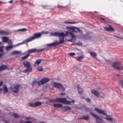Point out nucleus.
Returning <instances> with one entry per match:
<instances>
[{
	"instance_id": "obj_39",
	"label": "nucleus",
	"mask_w": 123,
	"mask_h": 123,
	"mask_svg": "<svg viewBox=\"0 0 123 123\" xmlns=\"http://www.w3.org/2000/svg\"><path fill=\"white\" fill-rule=\"evenodd\" d=\"M13 115L15 118H18V116L17 113H14L13 114Z\"/></svg>"
},
{
	"instance_id": "obj_4",
	"label": "nucleus",
	"mask_w": 123,
	"mask_h": 123,
	"mask_svg": "<svg viewBox=\"0 0 123 123\" xmlns=\"http://www.w3.org/2000/svg\"><path fill=\"white\" fill-rule=\"evenodd\" d=\"M42 34L39 33H38L35 34H34L33 36L30 37L28 39L27 42H29L35 39L36 38H38L41 37Z\"/></svg>"
},
{
	"instance_id": "obj_21",
	"label": "nucleus",
	"mask_w": 123,
	"mask_h": 123,
	"mask_svg": "<svg viewBox=\"0 0 123 123\" xmlns=\"http://www.w3.org/2000/svg\"><path fill=\"white\" fill-rule=\"evenodd\" d=\"M63 108L64 109L63 112H64L68 110H70L71 109V108L70 107L67 106H63Z\"/></svg>"
},
{
	"instance_id": "obj_63",
	"label": "nucleus",
	"mask_w": 123,
	"mask_h": 123,
	"mask_svg": "<svg viewBox=\"0 0 123 123\" xmlns=\"http://www.w3.org/2000/svg\"><path fill=\"white\" fill-rule=\"evenodd\" d=\"M1 43H2V42H0V45Z\"/></svg>"
},
{
	"instance_id": "obj_31",
	"label": "nucleus",
	"mask_w": 123,
	"mask_h": 123,
	"mask_svg": "<svg viewBox=\"0 0 123 123\" xmlns=\"http://www.w3.org/2000/svg\"><path fill=\"white\" fill-rule=\"evenodd\" d=\"M29 54H28L25 55L24 56L22 57L21 58L22 60H24L27 59L28 58V57L29 56Z\"/></svg>"
},
{
	"instance_id": "obj_12",
	"label": "nucleus",
	"mask_w": 123,
	"mask_h": 123,
	"mask_svg": "<svg viewBox=\"0 0 123 123\" xmlns=\"http://www.w3.org/2000/svg\"><path fill=\"white\" fill-rule=\"evenodd\" d=\"M77 87L79 94L80 95H82L83 93L82 89L81 88L80 86L79 85H77Z\"/></svg>"
},
{
	"instance_id": "obj_30",
	"label": "nucleus",
	"mask_w": 123,
	"mask_h": 123,
	"mask_svg": "<svg viewBox=\"0 0 123 123\" xmlns=\"http://www.w3.org/2000/svg\"><path fill=\"white\" fill-rule=\"evenodd\" d=\"M28 105L29 106L32 107H35V103H29Z\"/></svg>"
},
{
	"instance_id": "obj_33",
	"label": "nucleus",
	"mask_w": 123,
	"mask_h": 123,
	"mask_svg": "<svg viewBox=\"0 0 123 123\" xmlns=\"http://www.w3.org/2000/svg\"><path fill=\"white\" fill-rule=\"evenodd\" d=\"M20 52L16 51H14L12 52L11 54L12 55H16L20 53Z\"/></svg>"
},
{
	"instance_id": "obj_59",
	"label": "nucleus",
	"mask_w": 123,
	"mask_h": 123,
	"mask_svg": "<svg viewBox=\"0 0 123 123\" xmlns=\"http://www.w3.org/2000/svg\"><path fill=\"white\" fill-rule=\"evenodd\" d=\"M119 38L120 39H123V37H119Z\"/></svg>"
},
{
	"instance_id": "obj_20",
	"label": "nucleus",
	"mask_w": 123,
	"mask_h": 123,
	"mask_svg": "<svg viewBox=\"0 0 123 123\" xmlns=\"http://www.w3.org/2000/svg\"><path fill=\"white\" fill-rule=\"evenodd\" d=\"M90 113L91 115L92 116L94 117L95 118L96 120H98V119H99V118H100V117H99L98 115H97L95 114L94 113H93L92 112L90 111Z\"/></svg>"
},
{
	"instance_id": "obj_37",
	"label": "nucleus",
	"mask_w": 123,
	"mask_h": 123,
	"mask_svg": "<svg viewBox=\"0 0 123 123\" xmlns=\"http://www.w3.org/2000/svg\"><path fill=\"white\" fill-rule=\"evenodd\" d=\"M101 121H103V120L100 118H99V119H98V120H96V123H101Z\"/></svg>"
},
{
	"instance_id": "obj_43",
	"label": "nucleus",
	"mask_w": 123,
	"mask_h": 123,
	"mask_svg": "<svg viewBox=\"0 0 123 123\" xmlns=\"http://www.w3.org/2000/svg\"><path fill=\"white\" fill-rule=\"evenodd\" d=\"M27 30V29H20L18 30V31H25Z\"/></svg>"
},
{
	"instance_id": "obj_19",
	"label": "nucleus",
	"mask_w": 123,
	"mask_h": 123,
	"mask_svg": "<svg viewBox=\"0 0 123 123\" xmlns=\"http://www.w3.org/2000/svg\"><path fill=\"white\" fill-rule=\"evenodd\" d=\"M4 47V46L0 47V57H1L4 54L3 48Z\"/></svg>"
},
{
	"instance_id": "obj_47",
	"label": "nucleus",
	"mask_w": 123,
	"mask_h": 123,
	"mask_svg": "<svg viewBox=\"0 0 123 123\" xmlns=\"http://www.w3.org/2000/svg\"><path fill=\"white\" fill-rule=\"evenodd\" d=\"M57 7L59 8H63V7L59 5H58L57 6ZM64 7H63L64 8Z\"/></svg>"
},
{
	"instance_id": "obj_10",
	"label": "nucleus",
	"mask_w": 123,
	"mask_h": 123,
	"mask_svg": "<svg viewBox=\"0 0 123 123\" xmlns=\"http://www.w3.org/2000/svg\"><path fill=\"white\" fill-rule=\"evenodd\" d=\"M104 28L105 30L107 31L110 32L115 31V30L110 25H109V27H103Z\"/></svg>"
},
{
	"instance_id": "obj_34",
	"label": "nucleus",
	"mask_w": 123,
	"mask_h": 123,
	"mask_svg": "<svg viewBox=\"0 0 123 123\" xmlns=\"http://www.w3.org/2000/svg\"><path fill=\"white\" fill-rule=\"evenodd\" d=\"M119 84L120 86H122V88L123 89V79L119 81Z\"/></svg>"
},
{
	"instance_id": "obj_25",
	"label": "nucleus",
	"mask_w": 123,
	"mask_h": 123,
	"mask_svg": "<svg viewBox=\"0 0 123 123\" xmlns=\"http://www.w3.org/2000/svg\"><path fill=\"white\" fill-rule=\"evenodd\" d=\"M2 41L3 42H7L9 40L8 38L6 37H2Z\"/></svg>"
},
{
	"instance_id": "obj_26",
	"label": "nucleus",
	"mask_w": 123,
	"mask_h": 123,
	"mask_svg": "<svg viewBox=\"0 0 123 123\" xmlns=\"http://www.w3.org/2000/svg\"><path fill=\"white\" fill-rule=\"evenodd\" d=\"M53 106L55 107L60 108L62 106V105L61 104L55 103L54 104Z\"/></svg>"
},
{
	"instance_id": "obj_11",
	"label": "nucleus",
	"mask_w": 123,
	"mask_h": 123,
	"mask_svg": "<svg viewBox=\"0 0 123 123\" xmlns=\"http://www.w3.org/2000/svg\"><path fill=\"white\" fill-rule=\"evenodd\" d=\"M76 59L77 61L79 62H82L84 58V56L83 55H80L77 57H74Z\"/></svg>"
},
{
	"instance_id": "obj_36",
	"label": "nucleus",
	"mask_w": 123,
	"mask_h": 123,
	"mask_svg": "<svg viewBox=\"0 0 123 123\" xmlns=\"http://www.w3.org/2000/svg\"><path fill=\"white\" fill-rule=\"evenodd\" d=\"M13 48V46L12 45L8 46L6 47V50H8L12 48Z\"/></svg>"
},
{
	"instance_id": "obj_22",
	"label": "nucleus",
	"mask_w": 123,
	"mask_h": 123,
	"mask_svg": "<svg viewBox=\"0 0 123 123\" xmlns=\"http://www.w3.org/2000/svg\"><path fill=\"white\" fill-rule=\"evenodd\" d=\"M28 68L24 70L23 72L25 73H30L31 72L32 68L31 67H29V68Z\"/></svg>"
},
{
	"instance_id": "obj_57",
	"label": "nucleus",
	"mask_w": 123,
	"mask_h": 123,
	"mask_svg": "<svg viewBox=\"0 0 123 123\" xmlns=\"http://www.w3.org/2000/svg\"><path fill=\"white\" fill-rule=\"evenodd\" d=\"M30 119V118L29 117H27L25 118V119L27 120Z\"/></svg>"
},
{
	"instance_id": "obj_48",
	"label": "nucleus",
	"mask_w": 123,
	"mask_h": 123,
	"mask_svg": "<svg viewBox=\"0 0 123 123\" xmlns=\"http://www.w3.org/2000/svg\"><path fill=\"white\" fill-rule=\"evenodd\" d=\"M3 84V82L2 81L0 82V87Z\"/></svg>"
},
{
	"instance_id": "obj_55",
	"label": "nucleus",
	"mask_w": 123,
	"mask_h": 123,
	"mask_svg": "<svg viewBox=\"0 0 123 123\" xmlns=\"http://www.w3.org/2000/svg\"><path fill=\"white\" fill-rule=\"evenodd\" d=\"M65 93H60V95H63L65 94Z\"/></svg>"
},
{
	"instance_id": "obj_54",
	"label": "nucleus",
	"mask_w": 123,
	"mask_h": 123,
	"mask_svg": "<svg viewBox=\"0 0 123 123\" xmlns=\"http://www.w3.org/2000/svg\"><path fill=\"white\" fill-rule=\"evenodd\" d=\"M2 88H0V93L2 91Z\"/></svg>"
},
{
	"instance_id": "obj_9",
	"label": "nucleus",
	"mask_w": 123,
	"mask_h": 123,
	"mask_svg": "<svg viewBox=\"0 0 123 123\" xmlns=\"http://www.w3.org/2000/svg\"><path fill=\"white\" fill-rule=\"evenodd\" d=\"M49 80V79L47 77L43 78L40 81V84L41 85L46 83Z\"/></svg>"
},
{
	"instance_id": "obj_2",
	"label": "nucleus",
	"mask_w": 123,
	"mask_h": 123,
	"mask_svg": "<svg viewBox=\"0 0 123 123\" xmlns=\"http://www.w3.org/2000/svg\"><path fill=\"white\" fill-rule=\"evenodd\" d=\"M95 110L99 114H102L108 117L104 118L106 120L108 121H112L113 120V118L112 117H110V116H111V115H107L106 111L102 110H100L97 108H95Z\"/></svg>"
},
{
	"instance_id": "obj_56",
	"label": "nucleus",
	"mask_w": 123,
	"mask_h": 123,
	"mask_svg": "<svg viewBox=\"0 0 123 123\" xmlns=\"http://www.w3.org/2000/svg\"><path fill=\"white\" fill-rule=\"evenodd\" d=\"M71 102H72L73 103H74L75 102V101L74 100H72V101Z\"/></svg>"
},
{
	"instance_id": "obj_49",
	"label": "nucleus",
	"mask_w": 123,
	"mask_h": 123,
	"mask_svg": "<svg viewBox=\"0 0 123 123\" xmlns=\"http://www.w3.org/2000/svg\"><path fill=\"white\" fill-rule=\"evenodd\" d=\"M100 18V19H101V20H103L104 21H105V18Z\"/></svg>"
},
{
	"instance_id": "obj_41",
	"label": "nucleus",
	"mask_w": 123,
	"mask_h": 123,
	"mask_svg": "<svg viewBox=\"0 0 123 123\" xmlns=\"http://www.w3.org/2000/svg\"><path fill=\"white\" fill-rule=\"evenodd\" d=\"M74 28V27H69V26H67L66 27V29H69L70 30H73Z\"/></svg>"
},
{
	"instance_id": "obj_14",
	"label": "nucleus",
	"mask_w": 123,
	"mask_h": 123,
	"mask_svg": "<svg viewBox=\"0 0 123 123\" xmlns=\"http://www.w3.org/2000/svg\"><path fill=\"white\" fill-rule=\"evenodd\" d=\"M8 68L7 66L5 65L2 64L0 66V72Z\"/></svg>"
},
{
	"instance_id": "obj_13",
	"label": "nucleus",
	"mask_w": 123,
	"mask_h": 123,
	"mask_svg": "<svg viewBox=\"0 0 123 123\" xmlns=\"http://www.w3.org/2000/svg\"><path fill=\"white\" fill-rule=\"evenodd\" d=\"M23 64L25 67L29 68L31 67L30 62L28 61H25L23 62Z\"/></svg>"
},
{
	"instance_id": "obj_45",
	"label": "nucleus",
	"mask_w": 123,
	"mask_h": 123,
	"mask_svg": "<svg viewBox=\"0 0 123 123\" xmlns=\"http://www.w3.org/2000/svg\"><path fill=\"white\" fill-rule=\"evenodd\" d=\"M8 43L9 44H12V42L11 40H9Z\"/></svg>"
},
{
	"instance_id": "obj_61",
	"label": "nucleus",
	"mask_w": 123,
	"mask_h": 123,
	"mask_svg": "<svg viewBox=\"0 0 123 123\" xmlns=\"http://www.w3.org/2000/svg\"><path fill=\"white\" fill-rule=\"evenodd\" d=\"M20 1L21 2H23V0H20Z\"/></svg>"
},
{
	"instance_id": "obj_46",
	"label": "nucleus",
	"mask_w": 123,
	"mask_h": 123,
	"mask_svg": "<svg viewBox=\"0 0 123 123\" xmlns=\"http://www.w3.org/2000/svg\"><path fill=\"white\" fill-rule=\"evenodd\" d=\"M86 101L88 102H90L91 101V99L89 98H87L86 99Z\"/></svg>"
},
{
	"instance_id": "obj_58",
	"label": "nucleus",
	"mask_w": 123,
	"mask_h": 123,
	"mask_svg": "<svg viewBox=\"0 0 123 123\" xmlns=\"http://www.w3.org/2000/svg\"><path fill=\"white\" fill-rule=\"evenodd\" d=\"M20 123H24V122L23 121H22V120H21L20 122Z\"/></svg>"
},
{
	"instance_id": "obj_16",
	"label": "nucleus",
	"mask_w": 123,
	"mask_h": 123,
	"mask_svg": "<svg viewBox=\"0 0 123 123\" xmlns=\"http://www.w3.org/2000/svg\"><path fill=\"white\" fill-rule=\"evenodd\" d=\"M40 50H37L36 49H29L28 51V52L29 53H32L39 52Z\"/></svg>"
},
{
	"instance_id": "obj_51",
	"label": "nucleus",
	"mask_w": 123,
	"mask_h": 123,
	"mask_svg": "<svg viewBox=\"0 0 123 123\" xmlns=\"http://www.w3.org/2000/svg\"><path fill=\"white\" fill-rule=\"evenodd\" d=\"M25 123H31V122H30L29 121H27L25 122Z\"/></svg>"
},
{
	"instance_id": "obj_18",
	"label": "nucleus",
	"mask_w": 123,
	"mask_h": 123,
	"mask_svg": "<svg viewBox=\"0 0 123 123\" xmlns=\"http://www.w3.org/2000/svg\"><path fill=\"white\" fill-rule=\"evenodd\" d=\"M40 81H32L31 85L32 86H36V85L38 84L39 86L41 85L40 84Z\"/></svg>"
},
{
	"instance_id": "obj_40",
	"label": "nucleus",
	"mask_w": 123,
	"mask_h": 123,
	"mask_svg": "<svg viewBox=\"0 0 123 123\" xmlns=\"http://www.w3.org/2000/svg\"><path fill=\"white\" fill-rule=\"evenodd\" d=\"M85 110L86 111L88 112H90L91 111L90 109L87 107H86L85 108Z\"/></svg>"
},
{
	"instance_id": "obj_53",
	"label": "nucleus",
	"mask_w": 123,
	"mask_h": 123,
	"mask_svg": "<svg viewBox=\"0 0 123 123\" xmlns=\"http://www.w3.org/2000/svg\"><path fill=\"white\" fill-rule=\"evenodd\" d=\"M113 36L115 37H116L117 38H119V37L118 36H116V35H113Z\"/></svg>"
},
{
	"instance_id": "obj_23",
	"label": "nucleus",
	"mask_w": 123,
	"mask_h": 123,
	"mask_svg": "<svg viewBox=\"0 0 123 123\" xmlns=\"http://www.w3.org/2000/svg\"><path fill=\"white\" fill-rule=\"evenodd\" d=\"M8 34V33L6 32L0 30V35H7Z\"/></svg>"
},
{
	"instance_id": "obj_8",
	"label": "nucleus",
	"mask_w": 123,
	"mask_h": 123,
	"mask_svg": "<svg viewBox=\"0 0 123 123\" xmlns=\"http://www.w3.org/2000/svg\"><path fill=\"white\" fill-rule=\"evenodd\" d=\"M43 61V60L41 59H37L33 64L34 66L35 67H37Z\"/></svg>"
},
{
	"instance_id": "obj_15",
	"label": "nucleus",
	"mask_w": 123,
	"mask_h": 123,
	"mask_svg": "<svg viewBox=\"0 0 123 123\" xmlns=\"http://www.w3.org/2000/svg\"><path fill=\"white\" fill-rule=\"evenodd\" d=\"M91 92L92 93L96 96L98 97H99L100 94L97 91L93 89L92 90Z\"/></svg>"
},
{
	"instance_id": "obj_3",
	"label": "nucleus",
	"mask_w": 123,
	"mask_h": 123,
	"mask_svg": "<svg viewBox=\"0 0 123 123\" xmlns=\"http://www.w3.org/2000/svg\"><path fill=\"white\" fill-rule=\"evenodd\" d=\"M122 65L121 62H120L117 61L114 62L111 65V66L114 69L118 70H123V66H120L118 65Z\"/></svg>"
},
{
	"instance_id": "obj_32",
	"label": "nucleus",
	"mask_w": 123,
	"mask_h": 123,
	"mask_svg": "<svg viewBox=\"0 0 123 123\" xmlns=\"http://www.w3.org/2000/svg\"><path fill=\"white\" fill-rule=\"evenodd\" d=\"M73 30L74 31L78 32H79L80 31V30L79 28H75L74 27Z\"/></svg>"
},
{
	"instance_id": "obj_62",
	"label": "nucleus",
	"mask_w": 123,
	"mask_h": 123,
	"mask_svg": "<svg viewBox=\"0 0 123 123\" xmlns=\"http://www.w3.org/2000/svg\"><path fill=\"white\" fill-rule=\"evenodd\" d=\"M20 45V44H19V43H18V44H17V45L18 46V45Z\"/></svg>"
},
{
	"instance_id": "obj_24",
	"label": "nucleus",
	"mask_w": 123,
	"mask_h": 123,
	"mask_svg": "<svg viewBox=\"0 0 123 123\" xmlns=\"http://www.w3.org/2000/svg\"><path fill=\"white\" fill-rule=\"evenodd\" d=\"M4 88L3 93H4L6 94L8 92V90L6 86V85H4L3 86Z\"/></svg>"
},
{
	"instance_id": "obj_27",
	"label": "nucleus",
	"mask_w": 123,
	"mask_h": 123,
	"mask_svg": "<svg viewBox=\"0 0 123 123\" xmlns=\"http://www.w3.org/2000/svg\"><path fill=\"white\" fill-rule=\"evenodd\" d=\"M57 99L58 98H56L54 99H50L49 100V101L50 103L58 102Z\"/></svg>"
},
{
	"instance_id": "obj_29",
	"label": "nucleus",
	"mask_w": 123,
	"mask_h": 123,
	"mask_svg": "<svg viewBox=\"0 0 123 123\" xmlns=\"http://www.w3.org/2000/svg\"><path fill=\"white\" fill-rule=\"evenodd\" d=\"M89 53L90 55L93 57H94L97 56L96 53L94 52H89Z\"/></svg>"
},
{
	"instance_id": "obj_35",
	"label": "nucleus",
	"mask_w": 123,
	"mask_h": 123,
	"mask_svg": "<svg viewBox=\"0 0 123 123\" xmlns=\"http://www.w3.org/2000/svg\"><path fill=\"white\" fill-rule=\"evenodd\" d=\"M39 71H42L43 70L42 66H39L37 68Z\"/></svg>"
},
{
	"instance_id": "obj_28",
	"label": "nucleus",
	"mask_w": 123,
	"mask_h": 123,
	"mask_svg": "<svg viewBox=\"0 0 123 123\" xmlns=\"http://www.w3.org/2000/svg\"><path fill=\"white\" fill-rule=\"evenodd\" d=\"M35 107L39 106L43 104V103L40 102L38 101L35 103Z\"/></svg>"
},
{
	"instance_id": "obj_42",
	"label": "nucleus",
	"mask_w": 123,
	"mask_h": 123,
	"mask_svg": "<svg viewBox=\"0 0 123 123\" xmlns=\"http://www.w3.org/2000/svg\"><path fill=\"white\" fill-rule=\"evenodd\" d=\"M27 40H28V39H27L26 40H25L22 43H19V44H20V45H21V44H24V43H25V42H26V43L28 42H27Z\"/></svg>"
},
{
	"instance_id": "obj_6",
	"label": "nucleus",
	"mask_w": 123,
	"mask_h": 123,
	"mask_svg": "<svg viewBox=\"0 0 123 123\" xmlns=\"http://www.w3.org/2000/svg\"><path fill=\"white\" fill-rule=\"evenodd\" d=\"M53 85L54 87L57 88L59 90L64 91L65 89L62 85L60 83H58L56 82H54L53 84Z\"/></svg>"
},
{
	"instance_id": "obj_60",
	"label": "nucleus",
	"mask_w": 123,
	"mask_h": 123,
	"mask_svg": "<svg viewBox=\"0 0 123 123\" xmlns=\"http://www.w3.org/2000/svg\"><path fill=\"white\" fill-rule=\"evenodd\" d=\"M81 99H83V98L84 99L85 98H84V97H81Z\"/></svg>"
},
{
	"instance_id": "obj_52",
	"label": "nucleus",
	"mask_w": 123,
	"mask_h": 123,
	"mask_svg": "<svg viewBox=\"0 0 123 123\" xmlns=\"http://www.w3.org/2000/svg\"><path fill=\"white\" fill-rule=\"evenodd\" d=\"M13 0H12L9 2L10 3H12Z\"/></svg>"
},
{
	"instance_id": "obj_44",
	"label": "nucleus",
	"mask_w": 123,
	"mask_h": 123,
	"mask_svg": "<svg viewBox=\"0 0 123 123\" xmlns=\"http://www.w3.org/2000/svg\"><path fill=\"white\" fill-rule=\"evenodd\" d=\"M75 53H69L68 54L70 56L74 55H75Z\"/></svg>"
},
{
	"instance_id": "obj_1",
	"label": "nucleus",
	"mask_w": 123,
	"mask_h": 123,
	"mask_svg": "<svg viewBox=\"0 0 123 123\" xmlns=\"http://www.w3.org/2000/svg\"><path fill=\"white\" fill-rule=\"evenodd\" d=\"M50 35L59 37V41L58 42H57L50 44H48L47 45L48 46H53L58 45L60 44H62L64 43L65 34L64 33L62 32L59 33L58 32H53L50 34Z\"/></svg>"
},
{
	"instance_id": "obj_38",
	"label": "nucleus",
	"mask_w": 123,
	"mask_h": 123,
	"mask_svg": "<svg viewBox=\"0 0 123 123\" xmlns=\"http://www.w3.org/2000/svg\"><path fill=\"white\" fill-rule=\"evenodd\" d=\"M64 23L65 24H74L76 22H64Z\"/></svg>"
},
{
	"instance_id": "obj_5",
	"label": "nucleus",
	"mask_w": 123,
	"mask_h": 123,
	"mask_svg": "<svg viewBox=\"0 0 123 123\" xmlns=\"http://www.w3.org/2000/svg\"><path fill=\"white\" fill-rule=\"evenodd\" d=\"M58 102H61L66 104L70 105L71 102L67 100L66 98H58Z\"/></svg>"
},
{
	"instance_id": "obj_17",
	"label": "nucleus",
	"mask_w": 123,
	"mask_h": 123,
	"mask_svg": "<svg viewBox=\"0 0 123 123\" xmlns=\"http://www.w3.org/2000/svg\"><path fill=\"white\" fill-rule=\"evenodd\" d=\"M90 118L88 116H83L79 118V119L81 120H85L87 121H88Z\"/></svg>"
},
{
	"instance_id": "obj_7",
	"label": "nucleus",
	"mask_w": 123,
	"mask_h": 123,
	"mask_svg": "<svg viewBox=\"0 0 123 123\" xmlns=\"http://www.w3.org/2000/svg\"><path fill=\"white\" fill-rule=\"evenodd\" d=\"M20 86V84H17L12 88L13 92L15 93H18L19 92L18 90Z\"/></svg>"
},
{
	"instance_id": "obj_50",
	"label": "nucleus",
	"mask_w": 123,
	"mask_h": 123,
	"mask_svg": "<svg viewBox=\"0 0 123 123\" xmlns=\"http://www.w3.org/2000/svg\"><path fill=\"white\" fill-rule=\"evenodd\" d=\"M42 33H43L44 32V33L45 34H47L48 33V32L47 31H46V32H42Z\"/></svg>"
},
{
	"instance_id": "obj_64",
	"label": "nucleus",
	"mask_w": 123,
	"mask_h": 123,
	"mask_svg": "<svg viewBox=\"0 0 123 123\" xmlns=\"http://www.w3.org/2000/svg\"><path fill=\"white\" fill-rule=\"evenodd\" d=\"M44 123L43 122H41V123Z\"/></svg>"
}]
</instances>
